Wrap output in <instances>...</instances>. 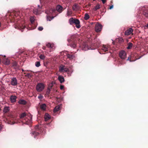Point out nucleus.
Returning a JSON list of instances; mask_svg holds the SVG:
<instances>
[{
  "label": "nucleus",
  "instance_id": "1",
  "mask_svg": "<svg viewBox=\"0 0 148 148\" xmlns=\"http://www.w3.org/2000/svg\"><path fill=\"white\" fill-rule=\"evenodd\" d=\"M79 36L77 34H75L71 36L70 39H68L67 40L69 42V44H67L68 45H69L74 48H75L77 46V41L79 39Z\"/></svg>",
  "mask_w": 148,
  "mask_h": 148
},
{
  "label": "nucleus",
  "instance_id": "11",
  "mask_svg": "<svg viewBox=\"0 0 148 148\" xmlns=\"http://www.w3.org/2000/svg\"><path fill=\"white\" fill-rule=\"evenodd\" d=\"M67 56V58H69L70 60L73 59L75 58V56L72 53H65Z\"/></svg>",
  "mask_w": 148,
  "mask_h": 148
},
{
  "label": "nucleus",
  "instance_id": "40",
  "mask_svg": "<svg viewBox=\"0 0 148 148\" xmlns=\"http://www.w3.org/2000/svg\"><path fill=\"white\" fill-rule=\"evenodd\" d=\"M4 88L1 85H0V93H2V91L3 89Z\"/></svg>",
  "mask_w": 148,
  "mask_h": 148
},
{
  "label": "nucleus",
  "instance_id": "43",
  "mask_svg": "<svg viewBox=\"0 0 148 148\" xmlns=\"http://www.w3.org/2000/svg\"><path fill=\"white\" fill-rule=\"evenodd\" d=\"M99 43L98 42L97 43H94L93 44V45L95 46L96 47H97L99 45Z\"/></svg>",
  "mask_w": 148,
  "mask_h": 148
},
{
  "label": "nucleus",
  "instance_id": "20",
  "mask_svg": "<svg viewBox=\"0 0 148 148\" xmlns=\"http://www.w3.org/2000/svg\"><path fill=\"white\" fill-rule=\"evenodd\" d=\"M58 79L61 83H62V82H64V77L60 75L59 76Z\"/></svg>",
  "mask_w": 148,
  "mask_h": 148
},
{
  "label": "nucleus",
  "instance_id": "3",
  "mask_svg": "<svg viewBox=\"0 0 148 148\" xmlns=\"http://www.w3.org/2000/svg\"><path fill=\"white\" fill-rule=\"evenodd\" d=\"M69 22L70 24L72 25L75 24L76 25V27L77 28H79L81 27L80 25V21L77 19H74L73 18H71L69 20Z\"/></svg>",
  "mask_w": 148,
  "mask_h": 148
},
{
  "label": "nucleus",
  "instance_id": "54",
  "mask_svg": "<svg viewBox=\"0 0 148 148\" xmlns=\"http://www.w3.org/2000/svg\"><path fill=\"white\" fill-rule=\"evenodd\" d=\"M1 23L0 22V27L1 26Z\"/></svg>",
  "mask_w": 148,
  "mask_h": 148
},
{
  "label": "nucleus",
  "instance_id": "53",
  "mask_svg": "<svg viewBox=\"0 0 148 148\" xmlns=\"http://www.w3.org/2000/svg\"><path fill=\"white\" fill-rule=\"evenodd\" d=\"M129 60V57L127 59V60Z\"/></svg>",
  "mask_w": 148,
  "mask_h": 148
},
{
  "label": "nucleus",
  "instance_id": "34",
  "mask_svg": "<svg viewBox=\"0 0 148 148\" xmlns=\"http://www.w3.org/2000/svg\"><path fill=\"white\" fill-rule=\"evenodd\" d=\"M72 14V11L71 10H68L67 13V15L68 16H70Z\"/></svg>",
  "mask_w": 148,
  "mask_h": 148
},
{
  "label": "nucleus",
  "instance_id": "4",
  "mask_svg": "<svg viewBox=\"0 0 148 148\" xmlns=\"http://www.w3.org/2000/svg\"><path fill=\"white\" fill-rule=\"evenodd\" d=\"M45 87V85L43 83H39L37 85L36 89L37 92H40L43 90Z\"/></svg>",
  "mask_w": 148,
  "mask_h": 148
},
{
  "label": "nucleus",
  "instance_id": "29",
  "mask_svg": "<svg viewBox=\"0 0 148 148\" xmlns=\"http://www.w3.org/2000/svg\"><path fill=\"white\" fill-rule=\"evenodd\" d=\"M100 5L99 4H97L95 7L93 8L95 11H96L97 10L100 9Z\"/></svg>",
  "mask_w": 148,
  "mask_h": 148
},
{
  "label": "nucleus",
  "instance_id": "55",
  "mask_svg": "<svg viewBox=\"0 0 148 148\" xmlns=\"http://www.w3.org/2000/svg\"><path fill=\"white\" fill-rule=\"evenodd\" d=\"M96 41V40H94V41ZM94 42H95V41H94Z\"/></svg>",
  "mask_w": 148,
  "mask_h": 148
},
{
  "label": "nucleus",
  "instance_id": "28",
  "mask_svg": "<svg viewBox=\"0 0 148 148\" xmlns=\"http://www.w3.org/2000/svg\"><path fill=\"white\" fill-rule=\"evenodd\" d=\"M143 14L146 17L148 18V10L144 11Z\"/></svg>",
  "mask_w": 148,
  "mask_h": 148
},
{
  "label": "nucleus",
  "instance_id": "51",
  "mask_svg": "<svg viewBox=\"0 0 148 148\" xmlns=\"http://www.w3.org/2000/svg\"><path fill=\"white\" fill-rule=\"evenodd\" d=\"M146 26L148 28V23L147 24Z\"/></svg>",
  "mask_w": 148,
  "mask_h": 148
},
{
  "label": "nucleus",
  "instance_id": "36",
  "mask_svg": "<svg viewBox=\"0 0 148 148\" xmlns=\"http://www.w3.org/2000/svg\"><path fill=\"white\" fill-rule=\"evenodd\" d=\"M45 56L41 54L39 56L40 58L42 60H44L45 58Z\"/></svg>",
  "mask_w": 148,
  "mask_h": 148
},
{
  "label": "nucleus",
  "instance_id": "24",
  "mask_svg": "<svg viewBox=\"0 0 148 148\" xmlns=\"http://www.w3.org/2000/svg\"><path fill=\"white\" fill-rule=\"evenodd\" d=\"M12 66L14 67V69H16L18 65L17 62H14L12 63Z\"/></svg>",
  "mask_w": 148,
  "mask_h": 148
},
{
  "label": "nucleus",
  "instance_id": "7",
  "mask_svg": "<svg viewBox=\"0 0 148 148\" xmlns=\"http://www.w3.org/2000/svg\"><path fill=\"white\" fill-rule=\"evenodd\" d=\"M82 49L84 51H86L91 48L92 49V48H91V47L88 46V42H84L82 44Z\"/></svg>",
  "mask_w": 148,
  "mask_h": 148
},
{
  "label": "nucleus",
  "instance_id": "25",
  "mask_svg": "<svg viewBox=\"0 0 148 148\" xmlns=\"http://www.w3.org/2000/svg\"><path fill=\"white\" fill-rule=\"evenodd\" d=\"M46 46L48 48H51L53 49L54 47V45L53 44H51L50 43H48L47 44Z\"/></svg>",
  "mask_w": 148,
  "mask_h": 148
},
{
  "label": "nucleus",
  "instance_id": "30",
  "mask_svg": "<svg viewBox=\"0 0 148 148\" xmlns=\"http://www.w3.org/2000/svg\"><path fill=\"white\" fill-rule=\"evenodd\" d=\"M90 18V16L88 14L86 13L84 15V19L85 20H88Z\"/></svg>",
  "mask_w": 148,
  "mask_h": 148
},
{
  "label": "nucleus",
  "instance_id": "10",
  "mask_svg": "<svg viewBox=\"0 0 148 148\" xmlns=\"http://www.w3.org/2000/svg\"><path fill=\"white\" fill-rule=\"evenodd\" d=\"M17 80L15 77H13L11 79V84L13 86H16L17 85Z\"/></svg>",
  "mask_w": 148,
  "mask_h": 148
},
{
  "label": "nucleus",
  "instance_id": "17",
  "mask_svg": "<svg viewBox=\"0 0 148 148\" xmlns=\"http://www.w3.org/2000/svg\"><path fill=\"white\" fill-rule=\"evenodd\" d=\"M60 108L61 106L60 105H58L56 106L53 109V112L56 113L60 110Z\"/></svg>",
  "mask_w": 148,
  "mask_h": 148
},
{
  "label": "nucleus",
  "instance_id": "31",
  "mask_svg": "<svg viewBox=\"0 0 148 148\" xmlns=\"http://www.w3.org/2000/svg\"><path fill=\"white\" fill-rule=\"evenodd\" d=\"M35 66L37 67H39L40 65V62L39 61H37L35 62Z\"/></svg>",
  "mask_w": 148,
  "mask_h": 148
},
{
  "label": "nucleus",
  "instance_id": "41",
  "mask_svg": "<svg viewBox=\"0 0 148 148\" xmlns=\"http://www.w3.org/2000/svg\"><path fill=\"white\" fill-rule=\"evenodd\" d=\"M30 21L32 23L34 22V18L33 17H31V18H30Z\"/></svg>",
  "mask_w": 148,
  "mask_h": 148
},
{
  "label": "nucleus",
  "instance_id": "56",
  "mask_svg": "<svg viewBox=\"0 0 148 148\" xmlns=\"http://www.w3.org/2000/svg\"><path fill=\"white\" fill-rule=\"evenodd\" d=\"M37 127L38 128V126H37Z\"/></svg>",
  "mask_w": 148,
  "mask_h": 148
},
{
  "label": "nucleus",
  "instance_id": "27",
  "mask_svg": "<svg viewBox=\"0 0 148 148\" xmlns=\"http://www.w3.org/2000/svg\"><path fill=\"white\" fill-rule=\"evenodd\" d=\"M127 45V49H130L133 46V44L131 42H129L128 44Z\"/></svg>",
  "mask_w": 148,
  "mask_h": 148
},
{
  "label": "nucleus",
  "instance_id": "8",
  "mask_svg": "<svg viewBox=\"0 0 148 148\" xmlns=\"http://www.w3.org/2000/svg\"><path fill=\"white\" fill-rule=\"evenodd\" d=\"M119 56L122 59H125L126 57V53L125 51L122 50L120 52Z\"/></svg>",
  "mask_w": 148,
  "mask_h": 148
},
{
  "label": "nucleus",
  "instance_id": "19",
  "mask_svg": "<svg viewBox=\"0 0 148 148\" xmlns=\"http://www.w3.org/2000/svg\"><path fill=\"white\" fill-rule=\"evenodd\" d=\"M3 63L6 65H8L10 64V61L8 59H5L3 60Z\"/></svg>",
  "mask_w": 148,
  "mask_h": 148
},
{
  "label": "nucleus",
  "instance_id": "14",
  "mask_svg": "<svg viewBox=\"0 0 148 148\" xmlns=\"http://www.w3.org/2000/svg\"><path fill=\"white\" fill-rule=\"evenodd\" d=\"M39 130V129L38 128V129L36 130V131H33L32 132L31 134L32 136H34V138H35L36 136L40 134L39 132H37Z\"/></svg>",
  "mask_w": 148,
  "mask_h": 148
},
{
  "label": "nucleus",
  "instance_id": "45",
  "mask_svg": "<svg viewBox=\"0 0 148 148\" xmlns=\"http://www.w3.org/2000/svg\"><path fill=\"white\" fill-rule=\"evenodd\" d=\"M64 88V86L63 85H61L60 86V89L61 90L63 89Z\"/></svg>",
  "mask_w": 148,
  "mask_h": 148
},
{
  "label": "nucleus",
  "instance_id": "22",
  "mask_svg": "<svg viewBox=\"0 0 148 148\" xmlns=\"http://www.w3.org/2000/svg\"><path fill=\"white\" fill-rule=\"evenodd\" d=\"M101 49L103 51L106 52L108 51V48L106 46L104 45L102 47Z\"/></svg>",
  "mask_w": 148,
  "mask_h": 148
},
{
  "label": "nucleus",
  "instance_id": "6",
  "mask_svg": "<svg viewBox=\"0 0 148 148\" xmlns=\"http://www.w3.org/2000/svg\"><path fill=\"white\" fill-rule=\"evenodd\" d=\"M8 119V123L9 124L13 125L16 122V118L14 117L12 115L10 116Z\"/></svg>",
  "mask_w": 148,
  "mask_h": 148
},
{
  "label": "nucleus",
  "instance_id": "5",
  "mask_svg": "<svg viewBox=\"0 0 148 148\" xmlns=\"http://www.w3.org/2000/svg\"><path fill=\"white\" fill-rule=\"evenodd\" d=\"M62 6L60 5H57L56 7V10L51 9L49 10V14L50 13H55L56 11L59 12V13H60L62 11Z\"/></svg>",
  "mask_w": 148,
  "mask_h": 148
},
{
  "label": "nucleus",
  "instance_id": "44",
  "mask_svg": "<svg viewBox=\"0 0 148 148\" xmlns=\"http://www.w3.org/2000/svg\"><path fill=\"white\" fill-rule=\"evenodd\" d=\"M43 29V28L42 27H39L38 28V30L40 31H42Z\"/></svg>",
  "mask_w": 148,
  "mask_h": 148
},
{
  "label": "nucleus",
  "instance_id": "50",
  "mask_svg": "<svg viewBox=\"0 0 148 148\" xmlns=\"http://www.w3.org/2000/svg\"><path fill=\"white\" fill-rule=\"evenodd\" d=\"M87 5H88V7L90 6L91 4H89Z\"/></svg>",
  "mask_w": 148,
  "mask_h": 148
},
{
  "label": "nucleus",
  "instance_id": "13",
  "mask_svg": "<svg viewBox=\"0 0 148 148\" xmlns=\"http://www.w3.org/2000/svg\"><path fill=\"white\" fill-rule=\"evenodd\" d=\"M133 32V30L131 28L127 29L125 32V35H129L130 34Z\"/></svg>",
  "mask_w": 148,
  "mask_h": 148
},
{
  "label": "nucleus",
  "instance_id": "2",
  "mask_svg": "<svg viewBox=\"0 0 148 148\" xmlns=\"http://www.w3.org/2000/svg\"><path fill=\"white\" fill-rule=\"evenodd\" d=\"M29 119L27 118L26 114L24 112L21 114L20 116V119L22 120H25V124H29L32 122V117L31 116L29 117Z\"/></svg>",
  "mask_w": 148,
  "mask_h": 148
},
{
  "label": "nucleus",
  "instance_id": "12",
  "mask_svg": "<svg viewBox=\"0 0 148 148\" xmlns=\"http://www.w3.org/2000/svg\"><path fill=\"white\" fill-rule=\"evenodd\" d=\"M65 73H66L68 75V76L71 75V74L73 71L72 69L71 68H65Z\"/></svg>",
  "mask_w": 148,
  "mask_h": 148
},
{
  "label": "nucleus",
  "instance_id": "23",
  "mask_svg": "<svg viewBox=\"0 0 148 148\" xmlns=\"http://www.w3.org/2000/svg\"><path fill=\"white\" fill-rule=\"evenodd\" d=\"M46 105L45 103L43 104L40 106V108L43 110H45L46 109Z\"/></svg>",
  "mask_w": 148,
  "mask_h": 148
},
{
  "label": "nucleus",
  "instance_id": "18",
  "mask_svg": "<svg viewBox=\"0 0 148 148\" xmlns=\"http://www.w3.org/2000/svg\"><path fill=\"white\" fill-rule=\"evenodd\" d=\"M44 118L45 121H47L50 119V115L47 113H46L45 116Z\"/></svg>",
  "mask_w": 148,
  "mask_h": 148
},
{
  "label": "nucleus",
  "instance_id": "32",
  "mask_svg": "<svg viewBox=\"0 0 148 148\" xmlns=\"http://www.w3.org/2000/svg\"><path fill=\"white\" fill-rule=\"evenodd\" d=\"M64 66H60L59 68V71L60 72H62L64 70Z\"/></svg>",
  "mask_w": 148,
  "mask_h": 148
},
{
  "label": "nucleus",
  "instance_id": "49",
  "mask_svg": "<svg viewBox=\"0 0 148 148\" xmlns=\"http://www.w3.org/2000/svg\"><path fill=\"white\" fill-rule=\"evenodd\" d=\"M42 48L43 49H44V50H45V49H46V47H45V46H43V47H42Z\"/></svg>",
  "mask_w": 148,
  "mask_h": 148
},
{
  "label": "nucleus",
  "instance_id": "57",
  "mask_svg": "<svg viewBox=\"0 0 148 148\" xmlns=\"http://www.w3.org/2000/svg\"><path fill=\"white\" fill-rule=\"evenodd\" d=\"M122 41H123V39H122Z\"/></svg>",
  "mask_w": 148,
  "mask_h": 148
},
{
  "label": "nucleus",
  "instance_id": "9",
  "mask_svg": "<svg viewBox=\"0 0 148 148\" xmlns=\"http://www.w3.org/2000/svg\"><path fill=\"white\" fill-rule=\"evenodd\" d=\"M102 26L99 23L97 24L95 27V31L96 32H100L102 29Z\"/></svg>",
  "mask_w": 148,
  "mask_h": 148
},
{
  "label": "nucleus",
  "instance_id": "37",
  "mask_svg": "<svg viewBox=\"0 0 148 148\" xmlns=\"http://www.w3.org/2000/svg\"><path fill=\"white\" fill-rule=\"evenodd\" d=\"M54 17H51L50 16H47V21H51V20L53 19L54 18Z\"/></svg>",
  "mask_w": 148,
  "mask_h": 148
},
{
  "label": "nucleus",
  "instance_id": "47",
  "mask_svg": "<svg viewBox=\"0 0 148 148\" xmlns=\"http://www.w3.org/2000/svg\"><path fill=\"white\" fill-rule=\"evenodd\" d=\"M101 0L102 1V3L103 4H104L106 1V0Z\"/></svg>",
  "mask_w": 148,
  "mask_h": 148
},
{
  "label": "nucleus",
  "instance_id": "48",
  "mask_svg": "<svg viewBox=\"0 0 148 148\" xmlns=\"http://www.w3.org/2000/svg\"><path fill=\"white\" fill-rule=\"evenodd\" d=\"M113 5H111V6H110V7L109 9H112V8H113Z\"/></svg>",
  "mask_w": 148,
  "mask_h": 148
},
{
  "label": "nucleus",
  "instance_id": "33",
  "mask_svg": "<svg viewBox=\"0 0 148 148\" xmlns=\"http://www.w3.org/2000/svg\"><path fill=\"white\" fill-rule=\"evenodd\" d=\"M53 86V84L52 83H50L49 84L48 86L47 89L51 90V89Z\"/></svg>",
  "mask_w": 148,
  "mask_h": 148
},
{
  "label": "nucleus",
  "instance_id": "42",
  "mask_svg": "<svg viewBox=\"0 0 148 148\" xmlns=\"http://www.w3.org/2000/svg\"><path fill=\"white\" fill-rule=\"evenodd\" d=\"M33 12L36 14H37L38 13V10L36 9L34 10H33Z\"/></svg>",
  "mask_w": 148,
  "mask_h": 148
},
{
  "label": "nucleus",
  "instance_id": "15",
  "mask_svg": "<svg viewBox=\"0 0 148 148\" xmlns=\"http://www.w3.org/2000/svg\"><path fill=\"white\" fill-rule=\"evenodd\" d=\"M17 97L15 95H11L10 97V100L12 102H14L16 101Z\"/></svg>",
  "mask_w": 148,
  "mask_h": 148
},
{
  "label": "nucleus",
  "instance_id": "26",
  "mask_svg": "<svg viewBox=\"0 0 148 148\" xmlns=\"http://www.w3.org/2000/svg\"><path fill=\"white\" fill-rule=\"evenodd\" d=\"M10 110L9 107H5L3 109V112L5 113H7Z\"/></svg>",
  "mask_w": 148,
  "mask_h": 148
},
{
  "label": "nucleus",
  "instance_id": "39",
  "mask_svg": "<svg viewBox=\"0 0 148 148\" xmlns=\"http://www.w3.org/2000/svg\"><path fill=\"white\" fill-rule=\"evenodd\" d=\"M78 6L77 4H74L73 7V10H75L77 8Z\"/></svg>",
  "mask_w": 148,
  "mask_h": 148
},
{
  "label": "nucleus",
  "instance_id": "52",
  "mask_svg": "<svg viewBox=\"0 0 148 148\" xmlns=\"http://www.w3.org/2000/svg\"><path fill=\"white\" fill-rule=\"evenodd\" d=\"M22 72L25 71V70L24 69H22Z\"/></svg>",
  "mask_w": 148,
  "mask_h": 148
},
{
  "label": "nucleus",
  "instance_id": "35",
  "mask_svg": "<svg viewBox=\"0 0 148 148\" xmlns=\"http://www.w3.org/2000/svg\"><path fill=\"white\" fill-rule=\"evenodd\" d=\"M51 92V90L47 89L46 95L49 96Z\"/></svg>",
  "mask_w": 148,
  "mask_h": 148
},
{
  "label": "nucleus",
  "instance_id": "58",
  "mask_svg": "<svg viewBox=\"0 0 148 148\" xmlns=\"http://www.w3.org/2000/svg\"><path fill=\"white\" fill-rule=\"evenodd\" d=\"M1 110V109L0 108V111Z\"/></svg>",
  "mask_w": 148,
  "mask_h": 148
},
{
  "label": "nucleus",
  "instance_id": "38",
  "mask_svg": "<svg viewBox=\"0 0 148 148\" xmlns=\"http://www.w3.org/2000/svg\"><path fill=\"white\" fill-rule=\"evenodd\" d=\"M32 75H31L30 73H28L25 76L27 77L28 78H29L32 77Z\"/></svg>",
  "mask_w": 148,
  "mask_h": 148
},
{
  "label": "nucleus",
  "instance_id": "21",
  "mask_svg": "<svg viewBox=\"0 0 148 148\" xmlns=\"http://www.w3.org/2000/svg\"><path fill=\"white\" fill-rule=\"evenodd\" d=\"M18 103L21 104L25 105L26 103V101L23 99H20Z\"/></svg>",
  "mask_w": 148,
  "mask_h": 148
},
{
  "label": "nucleus",
  "instance_id": "16",
  "mask_svg": "<svg viewBox=\"0 0 148 148\" xmlns=\"http://www.w3.org/2000/svg\"><path fill=\"white\" fill-rule=\"evenodd\" d=\"M14 27L16 29H18L22 30L24 29L25 27V26L23 25L22 26H21L17 25H15L14 26Z\"/></svg>",
  "mask_w": 148,
  "mask_h": 148
},
{
  "label": "nucleus",
  "instance_id": "46",
  "mask_svg": "<svg viewBox=\"0 0 148 148\" xmlns=\"http://www.w3.org/2000/svg\"><path fill=\"white\" fill-rule=\"evenodd\" d=\"M83 7L85 8H88V5H83Z\"/></svg>",
  "mask_w": 148,
  "mask_h": 148
}]
</instances>
